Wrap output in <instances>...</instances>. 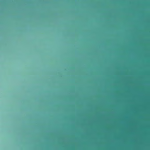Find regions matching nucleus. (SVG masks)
I'll return each instance as SVG.
<instances>
[{"label": "nucleus", "instance_id": "f257e3e1", "mask_svg": "<svg viewBox=\"0 0 150 150\" xmlns=\"http://www.w3.org/2000/svg\"><path fill=\"white\" fill-rule=\"evenodd\" d=\"M74 124H150V122H74Z\"/></svg>", "mask_w": 150, "mask_h": 150}, {"label": "nucleus", "instance_id": "f03ea898", "mask_svg": "<svg viewBox=\"0 0 150 150\" xmlns=\"http://www.w3.org/2000/svg\"><path fill=\"white\" fill-rule=\"evenodd\" d=\"M75 122H150V121H75Z\"/></svg>", "mask_w": 150, "mask_h": 150}]
</instances>
